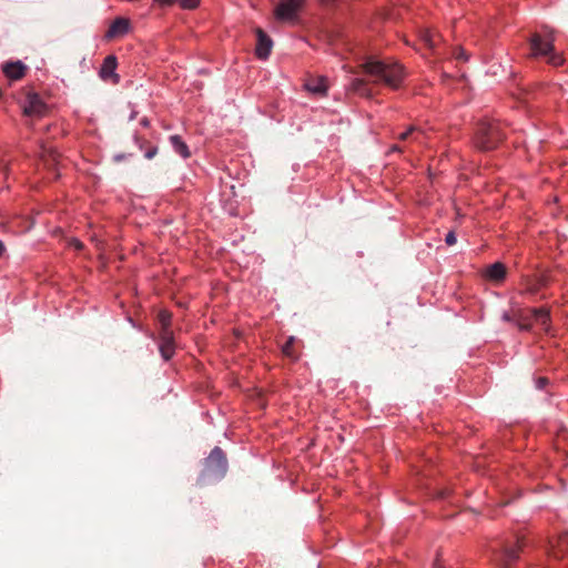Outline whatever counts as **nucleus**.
Here are the masks:
<instances>
[{
    "label": "nucleus",
    "instance_id": "36",
    "mask_svg": "<svg viewBox=\"0 0 568 568\" xmlns=\"http://www.w3.org/2000/svg\"><path fill=\"white\" fill-rule=\"evenodd\" d=\"M392 150H393V151H400V149H399L397 145H394V146L392 148Z\"/></svg>",
    "mask_w": 568,
    "mask_h": 568
},
{
    "label": "nucleus",
    "instance_id": "1",
    "mask_svg": "<svg viewBox=\"0 0 568 568\" xmlns=\"http://www.w3.org/2000/svg\"><path fill=\"white\" fill-rule=\"evenodd\" d=\"M363 69L365 73L375 78V82H383L393 89L398 88L405 77L404 69L398 63L368 60L363 64Z\"/></svg>",
    "mask_w": 568,
    "mask_h": 568
},
{
    "label": "nucleus",
    "instance_id": "14",
    "mask_svg": "<svg viewBox=\"0 0 568 568\" xmlns=\"http://www.w3.org/2000/svg\"><path fill=\"white\" fill-rule=\"evenodd\" d=\"M531 317L534 321L539 324L542 329L548 331L549 328V322H550V315L549 311L547 308H531L530 310Z\"/></svg>",
    "mask_w": 568,
    "mask_h": 568
},
{
    "label": "nucleus",
    "instance_id": "13",
    "mask_svg": "<svg viewBox=\"0 0 568 568\" xmlns=\"http://www.w3.org/2000/svg\"><path fill=\"white\" fill-rule=\"evenodd\" d=\"M485 275L491 281H503L506 276V266L500 262H496L487 267Z\"/></svg>",
    "mask_w": 568,
    "mask_h": 568
},
{
    "label": "nucleus",
    "instance_id": "28",
    "mask_svg": "<svg viewBox=\"0 0 568 568\" xmlns=\"http://www.w3.org/2000/svg\"><path fill=\"white\" fill-rule=\"evenodd\" d=\"M456 235L453 231L448 232L446 237H445V242L447 245L452 246L456 243Z\"/></svg>",
    "mask_w": 568,
    "mask_h": 568
},
{
    "label": "nucleus",
    "instance_id": "34",
    "mask_svg": "<svg viewBox=\"0 0 568 568\" xmlns=\"http://www.w3.org/2000/svg\"><path fill=\"white\" fill-rule=\"evenodd\" d=\"M74 246H75V248L80 250V248H82L83 245L80 241L74 240Z\"/></svg>",
    "mask_w": 568,
    "mask_h": 568
},
{
    "label": "nucleus",
    "instance_id": "32",
    "mask_svg": "<svg viewBox=\"0 0 568 568\" xmlns=\"http://www.w3.org/2000/svg\"><path fill=\"white\" fill-rule=\"evenodd\" d=\"M158 3H160L161 6H170L172 4L175 0H155Z\"/></svg>",
    "mask_w": 568,
    "mask_h": 568
},
{
    "label": "nucleus",
    "instance_id": "10",
    "mask_svg": "<svg viewBox=\"0 0 568 568\" xmlns=\"http://www.w3.org/2000/svg\"><path fill=\"white\" fill-rule=\"evenodd\" d=\"M160 353L161 356L169 361L173 354H174V341H173V332L172 331H165L160 333Z\"/></svg>",
    "mask_w": 568,
    "mask_h": 568
},
{
    "label": "nucleus",
    "instance_id": "2",
    "mask_svg": "<svg viewBox=\"0 0 568 568\" xmlns=\"http://www.w3.org/2000/svg\"><path fill=\"white\" fill-rule=\"evenodd\" d=\"M505 139V132L498 121L483 120L477 124L474 144L480 151L496 149Z\"/></svg>",
    "mask_w": 568,
    "mask_h": 568
},
{
    "label": "nucleus",
    "instance_id": "20",
    "mask_svg": "<svg viewBox=\"0 0 568 568\" xmlns=\"http://www.w3.org/2000/svg\"><path fill=\"white\" fill-rule=\"evenodd\" d=\"M171 313L168 311H161L158 314L159 323L161 324V332L171 331Z\"/></svg>",
    "mask_w": 568,
    "mask_h": 568
},
{
    "label": "nucleus",
    "instance_id": "7",
    "mask_svg": "<svg viewBox=\"0 0 568 568\" xmlns=\"http://www.w3.org/2000/svg\"><path fill=\"white\" fill-rule=\"evenodd\" d=\"M47 105L37 93H29L23 104V113L27 116H43Z\"/></svg>",
    "mask_w": 568,
    "mask_h": 568
},
{
    "label": "nucleus",
    "instance_id": "31",
    "mask_svg": "<svg viewBox=\"0 0 568 568\" xmlns=\"http://www.w3.org/2000/svg\"><path fill=\"white\" fill-rule=\"evenodd\" d=\"M9 172V166L7 164L0 165V181L6 179Z\"/></svg>",
    "mask_w": 568,
    "mask_h": 568
},
{
    "label": "nucleus",
    "instance_id": "6",
    "mask_svg": "<svg viewBox=\"0 0 568 568\" xmlns=\"http://www.w3.org/2000/svg\"><path fill=\"white\" fill-rule=\"evenodd\" d=\"M523 547V541L517 538L515 542L504 545L496 554L495 560L503 568H508L514 561L518 559V554Z\"/></svg>",
    "mask_w": 568,
    "mask_h": 568
},
{
    "label": "nucleus",
    "instance_id": "27",
    "mask_svg": "<svg viewBox=\"0 0 568 568\" xmlns=\"http://www.w3.org/2000/svg\"><path fill=\"white\" fill-rule=\"evenodd\" d=\"M412 140L417 143H422L424 140V132L417 128V131L413 134Z\"/></svg>",
    "mask_w": 568,
    "mask_h": 568
},
{
    "label": "nucleus",
    "instance_id": "24",
    "mask_svg": "<svg viewBox=\"0 0 568 568\" xmlns=\"http://www.w3.org/2000/svg\"><path fill=\"white\" fill-rule=\"evenodd\" d=\"M541 290V286L538 284V282L536 281V278H531L528 281L527 283V291L535 294L537 293L538 291Z\"/></svg>",
    "mask_w": 568,
    "mask_h": 568
},
{
    "label": "nucleus",
    "instance_id": "37",
    "mask_svg": "<svg viewBox=\"0 0 568 568\" xmlns=\"http://www.w3.org/2000/svg\"><path fill=\"white\" fill-rule=\"evenodd\" d=\"M434 566H435V568H439V561H438V559L435 561Z\"/></svg>",
    "mask_w": 568,
    "mask_h": 568
},
{
    "label": "nucleus",
    "instance_id": "17",
    "mask_svg": "<svg viewBox=\"0 0 568 568\" xmlns=\"http://www.w3.org/2000/svg\"><path fill=\"white\" fill-rule=\"evenodd\" d=\"M305 87L312 93L325 94L327 90L326 79L317 78L308 80Z\"/></svg>",
    "mask_w": 568,
    "mask_h": 568
},
{
    "label": "nucleus",
    "instance_id": "30",
    "mask_svg": "<svg viewBox=\"0 0 568 568\" xmlns=\"http://www.w3.org/2000/svg\"><path fill=\"white\" fill-rule=\"evenodd\" d=\"M156 153H158V149H156L155 146H152V148H150V149L145 152L144 156H145L146 159L151 160V159H153V158L155 156V154H156Z\"/></svg>",
    "mask_w": 568,
    "mask_h": 568
},
{
    "label": "nucleus",
    "instance_id": "33",
    "mask_svg": "<svg viewBox=\"0 0 568 568\" xmlns=\"http://www.w3.org/2000/svg\"><path fill=\"white\" fill-rule=\"evenodd\" d=\"M519 328H520L521 331H528V329H530V324H527V323H520V324H519Z\"/></svg>",
    "mask_w": 568,
    "mask_h": 568
},
{
    "label": "nucleus",
    "instance_id": "18",
    "mask_svg": "<svg viewBox=\"0 0 568 568\" xmlns=\"http://www.w3.org/2000/svg\"><path fill=\"white\" fill-rule=\"evenodd\" d=\"M170 142H171L173 149L175 150V152L178 154H180L182 158L187 159L191 155L187 145L181 139L180 135H171L170 136Z\"/></svg>",
    "mask_w": 568,
    "mask_h": 568
},
{
    "label": "nucleus",
    "instance_id": "3",
    "mask_svg": "<svg viewBox=\"0 0 568 568\" xmlns=\"http://www.w3.org/2000/svg\"><path fill=\"white\" fill-rule=\"evenodd\" d=\"M227 469V460L224 452L220 447H214L209 457L204 460V469L201 477L203 479H221Z\"/></svg>",
    "mask_w": 568,
    "mask_h": 568
},
{
    "label": "nucleus",
    "instance_id": "8",
    "mask_svg": "<svg viewBox=\"0 0 568 568\" xmlns=\"http://www.w3.org/2000/svg\"><path fill=\"white\" fill-rule=\"evenodd\" d=\"M255 34H256L255 54L258 59L265 60L271 54V51L273 48V41L266 34V32L261 28L255 29Z\"/></svg>",
    "mask_w": 568,
    "mask_h": 568
},
{
    "label": "nucleus",
    "instance_id": "35",
    "mask_svg": "<svg viewBox=\"0 0 568 568\" xmlns=\"http://www.w3.org/2000/svg\"><path fill=\"white\" fill-rule=\"evenodd\" d=\"M3 251H4V245H3V243L0 241V256L2 255Z\"/></svg>",
    "mask_w": 568,
    "mask_h": 568
},
{
    "label": "nucleus",
    "instance_id": "5",
    "mask_svg": "<svg viewBox=\"0 0 568 568\" xmlns=\"http://www.w3.org/2000/svg\"><path fill=\"white\" fill-rule=\"evenodd\" d=\"M305 0H282L274 8V17L282 22H295Z\"/></svg>",
    "mask_w": 568,
    "mask_h": 568
},
{
    "label": "nucleus",
    "instance_id": "26",
    "mask_svg": "<svg viewBox=\"0 0 568 568\" xmlns=\"http://www.w3.org/2000/svg\"><path fill=\"white\" fill-rule=\"evenodd\" d=\"M417 131L416 126H409L405 132L400 133L398 135V139L402 141H406L408 139H412L413 134Z\"/></svg>",
    "mask_w": 568,
    "mask_h": 568
},
{
    "label": "nucleus",
    "instance_id": "15",
    "mask_svg": "<svg viewBox=\"0 0 568 568\" xmlns=\"http://www.w3.org/2000/svg\"><path fill=\"white\" fill-rule=\"evenodd\" d=\"M116 69V58L114 55H108L101 67L100 75L102 79L106 80L114 74V70Z\"/></svg>",
    "mask_w": 568,
    "mask_h": 568
},
{
    "label": "nucleus",
    "instance_id": "23",
    "mask_svg": "<svg viewBox=\"0 0 568 568\" xmlns=\"http://www.w3.org/2000/svg\"><path fill=\"white\" fill-rule=\"evenodd\" d=\"M535 278L541 288L546 287L551 281V276L547 272L536 275Z\"/></svg>",
    "mask_w": 568,
    "mask_h": 568
},
{
    "label": "nucleus",
    "instance_id": "9",
    "mask_svg": "<svg viewBox=\"0 0 568 568\" xmlns=\"http://www.w3.org/2000/svg\"><path fill=\"white\" fill-rule=\"evenodd\" d=\"M129 29H130L129 19L119 17L110 24L104 37L106 40L120 38V37H123L124 34H126L129 32Z\"/></svg>",
    "mask_w": 568,
    "mask_h": 568
},
{
    "label": "nucleus",
    "instance_id": "21",
    "mask_svg": "<svg viewBox=\"0 0 568 568\" xmlns=\"http://www.w3.org/2000/svg\"><path fill=\"white\" fill-rule=\"evenodd\" d=\"M420 40L426 47L433 49L436 45V34L430 30H424L420 32Z\"/></svg>",
    "mask_w": 568,
    "mask_h": 568
},
{
    "label": "nucleus",
    "instance_id": "22",
    "mask_svg": "<svg viewBox=\"0 0 568 568\" xmlns=\"http://www.w3.org/2000/svg\"><path fill=\"white\" fill-rule=\"evenodd\" d=\"M295 338L291 336L282 346V353L290 357V358H296V355L294 354L293 347H294Z\"/></svg>",
    "mask_w": 568,
    "mask_h": 568
},
{
    "label": "nucleus",
    "instance_id": "16",
    "mask_svg": "<svg viewBox=\"0 0 568 568\" xmlns=\"http://www.w3.org/2000/svg\"><path fill=\"white\" fill-rule=\"evenodd\" d=\"M568 552V534L558 537L557 544L551 546V556L559 558Z\"/></svg>",
    "mask_w": 568,
    "mask_h": 568
},
{
    "label": "nucleus",
    "instance_id": "12",
    "mask_svg": "<svg viewBox=\"0 0 568 568\" xmlns=\"http://www.w3.org/2000/svg\"><path fill=\"white\" fill-rule=\"evenodd\" d=\"M40 156L45 166L53 169L59 163L60 153L53 146L42 145Z\"/></svg>",
    "mask_w": 568,
    "mask_h": 568
},
{
    "label": "nucleus",
    "instance_id": "11",
    "mask_svg": "<svg viewBox=\"0 0 568 568\" xmlns=\"http://www.w3.org/2000/svg\"><path fill=\"white\" fill-rule=\"evenodd\" d=\"M27 67L21 61L8 62L2 65L4 75L10 80H19L24 77Z\"/></svg>",
    "mask_w": 568,
    "mask_h": 568
},
{
    "label": "nucleus",
    "instance_id": "29",
    "mask_svg": "<svg viewBox=\"0 0 568 568\" xmlns=\"http://www.w3.org/2000/svg\"><path fill=\"white\" fill-rule=\"evenodd\" d=\"M547 384H548V378H547V377H539V378L536 381V386H537V388H539V389H542Z\"/></svg>",
    "mask_w": 568,
    "mask_h": 568
},
{
    "label": "nucleus",
    "instance_id": "19",
    "mask_svg": "<svg viewBox=\"0 0 568 568\" xmlns=\"http://www.w3.org/2000/svg\"><path fill=\"white\" fill-rule=\"evenodd\" d=\"M351 89L352 91L362 97L371 95V90L367 88V83L363 79H353L351 83Z\"/></svg>",
    "mask_w": 568,
    "mask_h": 568
},
{
    "label": "nucleus",
    "instance_id": "4",
    "mask_svg": "<svg viewBox=\"0 0 568 568\" xmlns=\"http://www.w3.org/2000/svg\"><path fill=\"white\" fill-rule=\"evenodd\" d=\"M530 49L534 57H547L548 63L552 65H560L564 62L561 55L554 52V38L551 36L544 39L538 33L532 34Z\"/></svg>",
    "mask_w": 568,
    "mask_h": 568
},
{
    "label": "nucleus",
    "instance_id": "25",
    "mask_svg": "<svg viewBox=\"0 0 568 568\" xmlns=\"http://www.w3.org/2000/svg\"><path fill=\"white\" fill-rule=\"evenodd\" d=\"M179 1H180V6L183 9H195L200 3V0H179Z\"/></svg>",
    "mask_w": 568,
    "mask_h": 568
}]
</instances>
